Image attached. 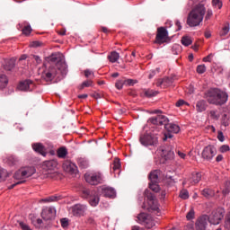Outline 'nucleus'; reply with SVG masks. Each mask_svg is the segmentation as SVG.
Here are the masks:
<instances>
[{
	"label": "nucleus",
	"instance_id": "6e6552de",
	"mask_svg": "<svg viewBox=\"0 0 230 230\" xmlns=\"http://www.w3.org/2000/svg\"><path fill=\"white\" fill-rule=\"evenodd\" d=\"M58 73H62V70L50 66L48 70L42 73L41 78H43L45 82H51L58 75Z\"/></svg>",
	"mask_w": 230,
	"mask_h": 230
},
{
	"label": "nucleus",
	"instance_id": "b1692460",
	"mask_svg": "<svg viewBox=\"0 0 230 230\" xmlns=\"http://www.w3.org/2000/svg\"><path fill=\"white\" fill-rule=\"evenodd\" d=\"M102 195L109 199H114L116 197V190L112 187L102 188Z\"/></svg>",
	"mask_w": 230,
	"mask_h": 230
},
{
	"label": "nucleus",
	"instance_id": "0eeeda50",
	"mask_svg": "<svg viewBox=\"0 0 230 230\" xmlns=\"http://www.w3.org/2000/svg\"><path fill=\"white\" fill-rule=\"evenodd\" d=\"M168 40V31L164 27H159L155 36V44H164Z\"/></svg>",
	"mask_w": 230,
	"mask_h": 230
},
{
	"label": "nucleus",
	"instance_id": "dca6fc26",
	"mask_svg": "<svg viewBox=\"0 0 230 230\" xmlns=\"http://www.w3.org/2000/svg\"><path fill=\"white\" fill-rule=\"evenodd\" d=\"M173 82H175V76L164 77L163 79H159L156 82V86L166 89V87H170V85H172Z\"/></svg>",
	"mask_w": 230,
	"mask_h": 230
},
{
	"label": "nucleus",
	"instance_id": "37998d69",
	"mask_svg": "<svg viewBox=\"0 0 230 230\" xmlns=\"http://www.w3.org/2000/svg\"><path fill=\"white\" fill-rule=\"evenodd\" d=\"M57 200H58V197L50 196L49 198L41 199V202H57Z\"/></svg>",
	"mask_w": 230,
	"mask_h": 230
},
{
	"label": "nucleus",
	"instance_id": "1a4fd4ad",
	"mask_svg": "<svg viewBox=\"0 0 230 230\" xmlns=\"http://www.w3.org/2000/svg\"><path fill=\"white\" fill-rule=\"evenodd\" d=\"M49 62L51 64H55L56 69H58L59 71H66V64L62 62V57H60V54H52L49 58Z\"/></svg>",
	"mask_w": 230,
	"mask_h": 230
},
{
	"label": "nucleus",
	"instance_id": "aec40b11",
	"mask_svg": "<svg viewBox=\"0 0 230 230\" xmlns=\"http://www.w3.org/2000/svg\"><path fill=\"white\" fill-rule=\"evenodd\" d=\"M89 200V204L93 207V208H96V206H98V204H100V196L98 195L97 191L92 190L91 191V196L88 199Z\"/></svg>",
	"mask_w": 230,
	"mask_h": 230
},
{
	"label": "nucleus",
	"instance_id": "c03bdc74",
	"mask_svg": "<svg viewBox=\"0 0 230 230\" xmlns=\"http://www.w3.org/2000/svg\"><path fill=\"white\" fill-rule=\"evenodd\" d=\"M84 87H93V80L89 79L84 82L80 86V89H84Z\"/></svg>",
	"mask_w": 230,
	"mask_h": 230
},
{
	"label": "nucleus",
	"instance_id": "2f4dec72",
	"mask_svg": "<svg viewBox=\"0 0 230 230\" xmlns=\"http://www.w3.org/2000/svg\"><path fill=\"white\" fill-rule=\"evenodd\" d=\"M35 172H36L35 167H28L23 169L25 179H28V177H31V175H33Z\"/></svg>",
	"mask_w": 230,
	"mask_h": 230
},
{
	"label": "nucleus",
	"instance_id": "2eb2a0df",
	"mask_svg": "<svg viewBox=\"0 0 230 230\" xmlns=\"http://www.w3.org/2000/svg\"><path fill=\"white\" fill-rule=\"evenodd\" d=\"M18 89L19 91L31 92L33 89H35V83L30 79L22 81L18 85Z\"/></svg>",
	"mask_w": 230,
	"mask_h": 230
},
{
	"label": "nucleus",
	"instance_id": "4468645a",
	"mask_svg": "<svg viewBox=\"0 0 230 230\" xmlns=\"http://www.w3.org/2000/svg\"><path fill=\"white\" fill-rule=\"evenodd\" d=\"M85 211H87V206L85 205L76 204L71 208V212L74 217H84Z\"/></svg>",
	"mask_w": 230,
	"mask_h": 230
},
{
	"label": "nucleus",
	"instance_id": "20e7f679",
	"mask_svg": "<svg viewBox=\"0 0 230 230\" xmlns=\"http://www.w3.org/2000/svg\"><path fill=\"white\" fill-rule=\"evenodd\" d=\"M224 213H226L224 208H217L212 211L209 217L208 216V221L209 224H213V226H218L222 221V218H224Z\"/></svg>",
	"mask_w": 230,
	"mask_h": 230
},
{
	"label": "nucleus",
	"instance_id": "a211bd4d",
	"mask_svg": "<svg viewBox=\"0 0 230 230\" xmlns=\"http://www.w3.org/2000/svg\"><path fill=\"white\" fill-rule=\"evenodd\" d=\"M63 168L67 173H78V167L76 164L67 161L63 164Z\"/></svg>",
	"mask_w": 230,
	"mask_h": 230
},
{
	"label": "nucleus",
	"instance_id": "423d86ee",
	"mask_svg": "<svg viewBox=\"0 0 230 230\" xmlns=\"http://www.w3.org/2000/svg\"><path fill=\"white\" fill-rule=\"evenodd\" d=\"M137 218L139 222H141V224H144L146 229H152V227L155 226V221H154V218H152V216L146 213L139 214Z\"/></svg>",
	"mask_w": 230,
	"mask_h": 230
},
{
	"label": "nucleus",
	"instance_id": "3c124183",
	"mask_svg": "<svg viewBox=\"0 0 230 230\" xmlns=\"http://www.w3.org/2000/svg\"><path fill=\"white\" fill-rule=\"evenodd\" d=\"M125 84H127V85H136V84H137V80H135V79H127V80H124Z\"/></svg>",
	"mask_w": 230,
	"mask_h": 230
},
{
	"label": "nucleus",
	"instance_id": "052dcab7",
	"mask_svg": "<svg viewBox=\"0 0 230 230\" xmlns=\"http://www.w3.org/2000/svg\"><path fill=\"white\" fill-rule=\"evenodd\" d=\"M31 48H40V46H42V42L40 41H33L31 44Z\"/></svg>",
	"mask_w": 230,
	"mask_h": 230
},
{
	"label": "nucleus",
	"instance_id": "6ab92c4d",
	"mask_svg": "<svg viewBox=\"0 0 230 230\" xmlns=\"http://www.w3.org/2000/svg\"><path fill=\"white\" fill-rule=\"evenodd\" d=\"M208 221V216H202L199 217V219L196 222V230H206Z\"/></svg>",
	"mask_w": 230,
	"mask_h": 230
},
{
	"label": "nucleus",
	"instance_id": "f704fd0d",
	"mask_svg": "<svg viewBox=\"0 0 230 230\" xmlns=\"http://www.w3.org/2000/svg\"><path fill=\"white\" fill-rule=\"evenodd\" d=\"M14 179L20 181L21 179H26V175L24 174V171L23 169L22 170H18L14 175H13Z\"/></svg>",
	"mask_w": 230,
	"mask_h": 230
},
{
	"label": "nucleus",
	"instance_id": "f03ea898",
	"mask_svg": "<svg viewBox=\"0 0 230 230\" xmlns=\"http://www.w3.org/2000/svg\"><path fill=\"white\" fill-rule=\"evenodd\" d=\"M204 15H206V7L204 4H199L196 5L189 13L187 18V24L193 28L199 26L202 21H204Z\"/></svg>",
	"mask_w": 230,
	"mask_h": 230
},
{
	"label": "nucleus",
	"instance_id": "5701e85b",
	"mask_svg": "<svg viewBox=\"0 0 230 230\" xmlns=\"http://www.w3.org/2000/svg\"><path fill=\"white\" fill-rule=\"evenodd\" d=\"M57 166H58V162H57L56 160H49V161H45L42 164V168L43 170H54Z\"/></svg>",
	"mask_w": 230,
	"mask_h": 230
},
{
	"label": "nucleus",
	"instance_id": "a18cd8bd",
	"mask_svg": "<svg viewBox=\"0 0 230 230\" xmlns=\"http://www.w3.org/2000/svg\"><path fill=\"white\" fill-rule=\"evenodd\" d=\"M187 220H193L195 218V210L190 208V210L186 215Z\"/></svg>",
	"mask_w": 230,
	"mask_h": 230
},
{
	"label": "nucleus",
	"instance_id": "864d4df0",
	"mask_svg": "<svg viewBox=\"0 0 230 230\" xmlns=\"http://www.w3.org/2000/svg\"><path fill=\"white\" fill-rule=\"evenodd\" d=\"M229 150H230V148H229V146H227V145H223L219 148V151L221 152V154H226V152H229Z\"/></svg>",
	"mask_w": 230,
	"mask_h": 230
},
{
	"label": "nucleus",
	"instance_id": "ea45409f",
	"mask_svg": "<svg viewBox=\"0 0 230 230\" xmlns=\"http://www.w3.org/2000/svg\"><path fill=\"white\" fill-rule=\"evenodd\" d=\"M201 194L203 195V197H206L207 199H209V197H213V190H211L209 189H204L201 191Z\"/></svg>",
	"mask_w": 230,
	"mask_h": 230
},
{
	"label": "nucleus",
	"instance_id": "49530a36",
	"mask_svg": "<svg viewBox=\"0 0 230 230\" xmlns=\"http://www.w3.org/2000/svg\"><path fill=\"white\" fill-rule=\"evenodd\" d=\"M197 73H199V75H204V73H206V65H199L197 66Z\"/></svg>",
	"mask_w": 230,
	"mask_h": 230
},
{
	"label": "nucleus",
	"instance_id": "a878e982",
	"mask_svg": "<svg viewBox=\"0 0 230 230\" xmlns=\"http://www.w3.org/2000/svg\"><path fill=\"white\" fill-rule=\"evenodd\" d=\"M202 178V175L199 172L192 173L191 178H190V182L193 184H199L200 182V179Z\"/></svg>",
	"mask_w": 230,
	"mask_h": 230
},
{
	"label": "nucleus",
	"instance_id": "f8f14e48",
	"mask_svg": "<svg viewBox=\"0 0 230 230\" xmlns=\"http://www.w3.org/2000/svg\"><path fill=\"white\" fill-rule=\"evenodd\" d=\"M161 157L165 161H172L175 157L173 153V147L172 146H166L161 149Z\"/></svg>",
	"mask_w": 230,
	"mask_h": 230
},
{
	"label": "nucleus",
	"instance_id": "4c0bfd02",
	"mask_svg": "<svg viewBox=\"0 0 230 230\" xmlns=\"http://www.w3.org/2000/svg\"><path fill=\"white\" fill-rule=\"evenodd\" d=\"M7 177L8 172L3 167H0V181H4Z\"/></svg>",
	"mask_w": 230,
	"mask_h": 230
},
{
	"label": "nucleus",
	"instance_id": "c756f323",
	"mask_svg": "<svg viewBox=\"0 0 230 230\" xmlns=\"http://www.w3.org/2000/svg\"><path fill=\"white\" fill-rule=\"evenodd\" d=\"M196 109L198 112H204V111H206V101L201 100L198 102L196 104Z\"/></svg>",
	"mask_w": 230,
	"mask_h": 230
},
{
	"label": "nucleus",
	"instance_id": "393cba45",
	"mask_svg": "<svg viewBox=\"0 0 230 230\" xmlns=\"http://www.w3.org/2000/svg\"><path fill=\"white\" fill-rule=\"evenodd\" d=\"M159 175H161V171L159 170L151 172L149 174L150 182H159Z\"/></svg>",
	"mask_w": 230,
	"mask_h": 230
},
{
	"label": "nucleus",
	"instance_id": "680f3d73",
	"mask_svg": "<svg viewBox=\"0 0 230 230\" xmlns=\"http://www.w3.org/2000/svg\"><path fill=\"white\" fill-rule=\"evenodd\" d=\"M217 139L221 143H224V133L222 131H218V133H217Z\"/></svg>",
	"mask_w": 230,
	"mask_h": 230
},
{
	"label": "nucleus",
	"instance_id": "473e14b6",
	"mask_svg": "<svg viewBox=\"0 0 230 230\" xmlns=\"http://www.w3.org/2000/svg\"><path fill=\"white\" fill-rule=\"evenodd\" d=\"M108 58L110 62H112V64H114V62H118V60H119V53L113 51L111 53L110 56H108Z\"/></svg>",
	"mask_w": 230,
	"mask_h": 230
},
{
	"label": "nucleus",
	"instance_id": "5fc2aeb1",
	"mask_svg": "<svg viewBox=\"0 0 230 230\" xmlns=\"http://www.w3.org/2000/svg\"><path fill=\"white\" fill-rule=\"evenodd\" d=\"M185 230H194L195 229V224H193V222H190L188 223L185 226H184Z\"/></svg>",
	"mask_w": 230,
	"mask_h": 230
},
{
	"label": "nucleus",
	"instance_id": "6e6d98bb",
	"mask_svg": "<svg viewBox=\"0 0 230 230\" xmlns=\"http://www.w3.org/2000/svg\"><path fill=\"white\" fill-rule=\"evenodd\" d=\"M82 197H83L84 199H90V197H91V191L88 190H83V193H82Z\"/></svg>",
	"mask_w": 230,
	"mask_h": 230
},
{
	"label": "nucleus",
	"instance_id": "a19ab883",
	"mask_svg": "<svg viewBox=\"0 0 230 230\" xmlns=\"http://www.w3.org/2000/svg\"><path fill=\"white\" fill-rule=\"evenodd\" d=\"M158 92L154 90H146L145 92V95L147 96V98H152L154 96H157Z\"/></svg>",
	"mask_w": 230,
	"mask_h": 230
},
{
	"label": "nucleus",
	"instance_id": "4be33fe9",
	"mask_svg": "<svg viewBox=\"0 0 230 230\" xmlns=\"http://www.w3.org/2000/svg\"><path fill=\"white\" fill-rule=\"evenodd\" d=\"M164 127L167 132H172V134H179V131L181 130V128L173 123L166 122Z\"/></svg>",
	"mask_w": 230,
	"mask_h": 230
},
{
	"label": "nucleus",
	"instance_id": "7ed1b4c3",
	"mask_svg": "<svg viewBox=\"0 0 230 230\" xmlns=\"http://www.w3.org/2000/svg\"><path fill=\"white\" fill-rule=\"evenodd\" d=\"M139 142L143 146H157L159 142L157 135L154 133H142L139 137Z\"/></svg>",
	"mask_w": 230,
	"mask_h": 230
},
{
	"label": "nucleus",
	"instance_id": "bb28decb",
	"mask_svg": "<svg viewBox=\"0 0 230 230\" xmlns=\"http://www.w3.org/2000/svg\"><path fill=\"white\" fill-rule=\"evenodd\" d=\"M229 31H230V24H229V22H226L223 25L221 31H219V36L226 37L227 35V33H229Z\"/></svg>",
	"mask_w": 230,
	"mask_h": 230
},
{
	"label": "nucleus",
	"instance_id": "412c9836",
	"mask_svg": "<svg viewBox=\"0 0 230 230\" xmlns=\"http://www.w3.org/2000/svg\"><path fill=\"white\" fill-rule=\"evenodd\" d=\"M32 149L34 150V152H37L38 154H40V155H43V157H46V155H48V153L46 152V147L41 143L32 144Z\"/></svg>",
	"mask_w": 230,
	"mask_h": 230
},
{
	"label": "nucleus",
	"instance_id": "c85d7f7f",
	"mask_svg": "<svg viewBox=\"0 0 230 230\" xmlns=\"http://www.w3.org/2000/svg\"><path fill=\"white\" fill-rule=\"evenodd\" d=\"M8 85V77L6 75L0 74V89H4Z\"/></svg>",
	"mask_w": 230,
	"mask_h": 230
},
{
	"label": "nucleus",
	"instance_id": "4d7b16f0",
	"mask_svg": "<svg viewBox=\"0 0 230 230\" xmlns=\"http://www.w3.org/2000/svg\"><path fill=\"white\" fill-rule=\"evenodd\" d=\"M121 166V164H119V160H115L113 162V171L116 172V170H119V167Z\"/></svg>",
	"mask_w": 230,
	"mask_h": 230
},
{
	"label": "nucleus",
	"instance_id": "39448f33",
	"mask_svg": "<svg viewBox=\"0 0 230 230\" xmlns=\"http://www.w3.org/2000/svg\"><path fill=\"white\" fill-rule=\"evenodd\" d=\"M84 179L88 184L92 186H98L103 182V175L101 172H93L90 174H84Z\"/></svg>",
	"mask_w": 230,
	"mask_h": 230
},
{
	"label": "nucleus",
	"instance_id": "de8ad7c7",
	"mask_svg": "<svg viewBox=\"0 0 230 230\" xmlns=\"http://www.w3.org/2000/svg\"><path fill=\"white\" fill-rule=\"evenodd\" d=\"M22 33H23V35H26V36L30 35V33H31V26H30V25L25 26L22 29Z\"/></svg>",
	"mask_w": 230,
	"mask_h": 230
},
{
	"label": "nucleus",
	"instance_id": "e433bc0d",
	"mask_svg": "<svg viewBox=\"0 0 230 230\" xmlns=\"http://www.w3.org/2000/svg\"><path fill=\"white\" fill-rule=\"evenodd\" d=\"M191 42V38H190L189 36H183L181 38V44L183 46H190Z\"/></svg>",
	"mask_w": 230,
	"mask_h": 230
},
{
	"label": "nucleus",
	"instance_id": "0e129e2a",
	"mask_svg": "<svg viewBox=\"0 0 230 230\" xmlns=\"http://www.w3.org/2000/svg\"><path fill=\"white\" fill-rule=\"evenodd\" d=\"M172 137H173V135H172V132L165 133L164 141H166V139H172Z\"/></svg>",
	"mask_w": 230,
	"mask_h": 230
},
{
	"label": "nucleus",
	"instance_id": "69168bd1",
	"mask_svg": "<svg viewBox=\"0 0 230 230\" xmlns=\"http://www.w3.org/2000/svg\"><path fill=\"white\" fill-rule=\"evenodd\" d=\"M32 58H33V60H35L36 64H40V62H42V60L40 59V57H39V56L33 55Z\"/></svg>",
	"mask_w": 230,
	"mask_h": 230
},
{
	"label": "nucleus",
	"instance_id": "ddd939ff",
	"mask_svg": "<svg viewBox=\"0 0 230 230\" xmlns=\"http://www.w3.org/2000/svg\"><path fill=\"white\" fill-rule=\"evenodd\" d=\"M57 216V210L53 207H47L42 209L41 217L43 220H53Z\"/></svg>",
	"mask_w": 230,
	"mask_h": 230
},
{
	"label": "nucleus",
	"instance_id": "58836bf2",
	"mask_svg": "<svg viewBox=\"0 0 230 230\" xmlns=\"http://www.w3.org/2000/svg\"><path fill=\"white\" fill-rule=\"evenodd\" d=\"M230 192V181H226L224 185L223 194L229 195Z\"/></svg>",
	"mask_w": 230,
	"mask_h": 230
},
{
	"label": "nucleus",
	"instance_id": "774afa93",
	"mask_svg": "<svg viewBox=\"0 0 230 230\" xmlns=\"http://www.w3.org/2000/svg\"><path fill=\"white\" fill-rule=\"evenodd\" d=\"M226 225L229 226V227H230V214H227V216H226Z\"/></svg>",
	"mask_w": 230,
	"mask_h": 230
},
{
	"label": "nucleus",
	"instance_id": "72a5a7b5",
	"mask_svg": "<svg viewBox=\"0 0 230 230\" xmlns=\"http://www.w3.org/2000/svg\"><path fill=\"white\" fill-rule=\"evenodd\" d=\"M15 67V60L10 59L9 61L6 62L4 66L5 71H12Z\"/></svg>",
	"mask_w": 230,
	"mask_h": 230
},
{
	"label": "nucleus",
	"instance_id": "79ce46f5",
	"mask_svg": "<svg viewBox=\"0 0 230 230\" xmlns=\"http://www.w3.org/2000/svg\"><path fill=\"white\" fill-rule=\"evenodd\" d=\"M180 198L183 199V200H186V199H190V193L188 192L187 190H182L180 192Z\"/></svg>",
	"mask_w": 230,
	"mask_h": 230
},
{
	"label": "nucleus",
	"instance_id": "bf43d9fd",
	"mask_svg": "<svg viewBox=\"0 0 230 230\" xmlns=\"http://www.w3.org/2000/svg\"><path fill=\"white\" fill-rule=\"evenodd\" d=\"M156 71H157V73H159V68H156V70H152L149 73V75H148L149 80H152V78H154L155 76Z\"/></svg>",
	"mask_w": 230,
	"mask_h": 230
},
{
	"label": "nucleus",
	"instance_id": "603ef678",
	"mask_svg": "<svg viewBox=\"0 0 230 230\" xmlns=\"http://www.w3.org/2000/svg\"><path fill=\"white\" fill-rule=\"evenodd\" d=\"M84 76L86 78H94V73L91 70H85L84 71Z\"/></svg>",
	"mask_w": 230,
	"mask_h": 230
},
{
	"label": "nucleus",
	"instance_id": "9b49d317",
	"mask_svg": "<svg viewBox=\"0 0 230 230\" xmlns=\"http://www.w3.org/2000/svg\"><path fill=\"white\" fill-rule=\"evenodd\" d=\"M202 158L206 161H211L217 155V147L215 146H208L202 151Z\"/></svg>",
	"mask_w": 230,
	"mask_h": 230
},
{
	"label": "nucleus",
	"instance_id": "f257e3e1",
	"mask_svg": "<svg viewBox=\"0 0 230 230\" xmlns=\"http://www.w3.org/2000/svg\"><path fill=\"white\" fill-rule=\"evenodd\" d=\"M204 98L210 105L222 106L225 105V103H227L229 95L227 93L218 88H210L205 93Z\"/></svg>",
	"mask_w": 230,
	"mask_h": 230
},
{
	"label": "nucleus",
	"instance_id": "f3484780",
	"mask_svg": "<svg viewBox=\"0 0 230 230\" xmlns=\"http://www.w3.org/2000/svg\"><path fill=\"white\" fill-rule=\"evenodd\" d=\"M146 197L147 199L148 204L150 206V208L153 209V211H157L159 208L157 207V201H155V195L152 192L146 191Z\"/></svg>",
	"mask_w": 230,
	"mask_h": 230
},
{
	"label": "nucleus",
	"instance_id": "338daca9",
	"mask_svg": "<svg viewBox=\"0 0 230 230\" xmlns=\"http://www.w3.org/2000/svg\"><path fill=\"white\" fill-rule=\"evenodd\" d=\"M186 102H184V100H179L176 102V107H182V105H185Z\"/></svg>",
	"mask_w": 230,
	"mask_h": 230
},
{
	"label": "nucleus",
	"instance_id": "13d9d810",
	"mask_svg": "<svg viewBox=\"0 0 230 230\" xmlns=\"http://www.w3.org/2000/svg\"><path fill=\"white\" fill-rule=\"evenodd\" d=\"M60 222H61V226H62V227H67V226H69V219H67V218H62L61 220H60Z\"/></svg>",
	"mask_w": 230,
	"mask_h": 230
},
{
	"label": "nucleus",
	"instance_id": "e2e57ef3",
	"mask_svg": "<svg viewBox=\"0 0 230 230\" xmlns=\"http://www.w3.org/2000/svg\"><path fill=\"white\" fill-rule=\"evenodd\" d=\"M210 117L212 118V119H218V115L217 114L216 111H210Z\"/></svg>",
	"mask_w": 230,
	"mask_h": 230
},
{
	"label": "nucleus",
	"instance_id": "09e8293b",
	"mask_svg": "<svg viewBox=\"0 0 230 230\" xmlns=\"http://www.w3.org/2000/svg\"><path fill=\"white\" fill-rule=\"evenodd\" d=\"M212 4L215 8H218V10L222 8V2L220 0H212Z\"/></svg>",
	"mask_w": 230,
	"mask_h": 230
},
{
	"label": "nucleus",
	"instance_id": "9d476101",
	"mask_svg": "<svg viewBox=\"0 0 230 230\" xmlns=\"http://www.w3.org/2000/svg\"><path fill=\"white\" fill-rule=\"evenodd\" d=\"M147 123L151 125H156L157 127H163L168 123V118L164 115H156L148 119Z\"/></svg>",
	"mask_w": 230,
	"mask_h": 230
},
{
	"label": "nucleus",
	"instance_id": "7c9ffc66",
	"mask_svg": "<svg viewBox=\"0 0 230 230\" xmlns=\"http://www.w3.org/2000/svg\"><path fill=\"white\" fill-rule=\"evenodd\" d=\"M57 154L59 159H65V157L67 155V148L60 147L58 149Z\"/></svg>",
	"mask_w": 230,
	"mask_h": 230
},
{
	"label": "nucleus",
	"instance_id": "8fccbe9b",
	"mask_svg": "<svg viewBox=\"0 0 230 230\" xmlns=\"http://www.w3.org/2000/svg\"><path fill=\"white\" fill-rule=\"evenodd\" d=\"M123 85H125V80H119L116 84H115V87L119 90L123 89Z\"/></svg>",
	"mask_w": 230,
	"mask_h": 230
},
{
	"label": "nucleus",
	"instance_id": "c9c22d12",
	"mask_svg": "<svg viewBox=\"0 0 230 230\" xmlns=\"http://www.w3.org/2000/svg\"><path fill=\"white\" fill-rule=\"evenodd\" d=\"M149 188L152 190V191H155V193H157L160 191L161 188L159 187V184L157 182H152L149 183Z\"/></svg>",
	"mask_w": 230,
	"mask_h": 230
},
{
	"label": "nucleus",
	"instance_id": "cd10ccee",
	"mask_svg": "<svg viewBox=\"0 0 230 230\" xmlns=\"http://www.w3.org/2000/svg\"><path fill=\"white\" fill-rule=\"evenodd\" d=\"M77 164L79 167H81L83 170H85V168H88L89 162L85 158H77Z\"/></svg>",
	"mask_w": 230,
	"mask_h": 230
}]
</instances>
